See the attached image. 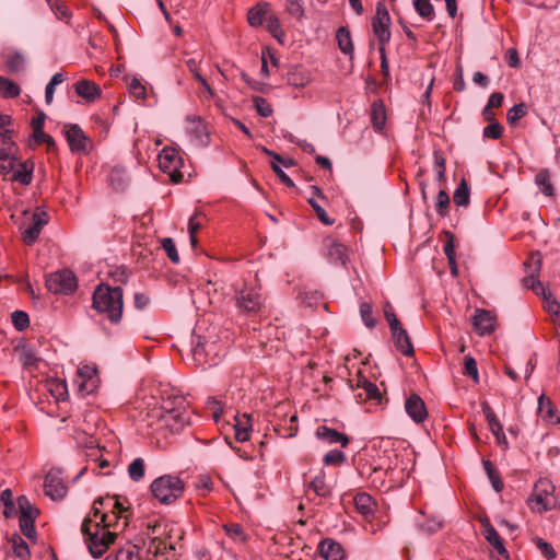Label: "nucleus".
Masks as SVG:
<instances>
[{"label": "nucleus", "instance_id": "obj_1", "mask_svg": "<svg viewBox=\"0 0 560 560\" xmlns=\"http://www.w3.org/2000/svg\"><path fill=\"white\" fill-rule=\"evenodd\" d=\"M526 276L523 278L525 288L533 290L537 295H540L545 302L546 311L557 316L560 325V303L548 292L538 279L541 268V257L539 254H532L524 262Z\"/></svg>", "mask_w": 560, "mask_h": 560}, {"label": "nucleus", "instance_id": "obj_2", "mask_svg": "<svg viewBox=\"0 0 560 560\" xmlns=\"http://www.w3.org/2000/svg\"><path fill=\"white\" fill-rule=\"evenodd\" d=\"M104 518V516H102ZM104 520L97 521L93 517H85L81 532L85 537V542L92 557L100 558L105 553L116 539V533L110 532L108 528L102 526Z\"/></svg>", "mask_w": 560, "mask_h": 560}, {"label": "nucleus", "instance_id": "obj_3", "mask_svg": "<svg viewBox=\"0 0 560 560\" xmlns=\"http://www.w3.org/2000/svg\"><path fill=\"white\" fill-rule=\"evenodd\" d=\"M93 307L98 313L106 314L113 324L121 319L124 302L120 287H109L101 283L93 293Z\"/></svg>", "mask_w": 560, "mask_h": 560}, {"label": "nucleus", "instance_id": "obj_4", "mask_svg": "<svg viewBox=\"0 0 560 560\" xmlns=\"http://www.w3.org/2000/svg\"><path fill=\"white\" fill-rule=\"evenodd\" d=\"M372 30L378 43V51L381 56V70H387L388 63L385 56V45L389 43L390 32V15L382 2H377L375 15L372 18Z\"/></svg>", "mask_w": 560, "mask_h": 560}, {"label": "nucleus", "instance_id": "obj_5", "mask_svg": "<svg viewBox=\"0 0 560 560\" xmlns=\"http://www.w3.org/2000/svg\"><path fill=\"white\" fill-rule=\"evenodd\" d=\"M556 488L547 478H539L528 499V505L534 512L545 513L556 509L560 503L555 494Z\"/></svg>", "mask_w": 560, "mask_h": 560}, {"label": "nucleus", "instance_id": "obj_6", "mask_svg": "<svg viewBox=\"0 0 560 560\" xmlns=\"http://www.w3.org/2000/svg\"><path fill=\"white\" fill-rule=\"evenodd\" d=\"M150 489L162 504H170L183 494L185 486L178 476L163 475L153 480Z\"/></svg>", "mask_w": 560, "mask_h": 560}, {"label": "nucleus", "instance_id": "obj_7", "mask_svg": "<svg viewBox=\"0 0 560 560\" xmlns=\"http://www.w3.org/2000/svg\"><path fill=\"white\" fill-rule=\"evenodd\" d=\"M184 165L178 151L171 147H165L159 154V166L161 171L167 174L171 179L178 183L183 178L180 168Z\"/></svg>", "mask_w": 560, "mask_h": 560}, {"label": "nucleus", "instance_id": "obj_8", "mask_svg": "<svg viewBox=\"0 0 560 560\" xmlns=\"http://www.w3.org/2000/svg\"><path fill=\"white\" fill-rule=\"evenodd\" d=\"M264 298L256 288L245 287L236 293V306L246 313H258L264 306Z\"/></svg>", "mask_w": 560, "mask_h": 560}, {"label": "nucleus", "instance_id": "obj_9", "mask_svg": "<svg viewBox=\"0 0 560 560\" xmlns=\"http://www.w3.org/2000/svg\"><path fill=\"white\" fill-rule=\"evenodd\" d=\"M185 135L195 147H206L209 143V135L200 117L187 116L185 120Z\"/></svg>", "mask_w": 560, "mask_h": 560}, {"label": "nucleus", "instance_id": "obj_10", "mask_svg": "<svg viewBox=\"0 0 560 560\" xmlns=\"http://www.w3.org/2000/svg\"><path fill=\"white\" fill-rule=\"evenodd\" d=\"M47 288L54 293L70 294L77 289L74 273L70 270H62L51 275L47 279Z\"/></svg>", "mask_w": 560, "mask_h": 560}, {"label": "nucleus", "instance_id": "obj_11", "mask_svg": "<svg viewBox=\"0 0 560 560\" xmlns=\"http://www.w3.org/2000/svg\"><path fill=\"white\" fill-rule=\"evenodd\" d=\"M62 471L60 469H50L45 477L44 492L51 500H61L67 494V486L61 478Z\"/></svg>", "mask_w": 560, "mask_h": 560}, {"label": "nucleus", "instance_id": "obj_12", "mask_svg": "<svg viewBox=\"0 0 560 560\" xmlns=\"http://www.w3.org/2000/svg\"><path fill=\"white\" fill-rule=\"evenodd\" d=\"M176 406L172 407L170 402L165 401L162 407L164 410V421L174 420L177 428L188 424L190 422V412L183 406L185 399L183 397L175 398Z\"/></svg>", "mask_w": 560, "mask_h": 560}, {"label": "nucleus", "instance_id": "obj_13", "mask_svg": "<svg viewBox=\"0 0 560 560\" xmlns=\"http://www.w3.org/2000/svg\"><path fill=\"white\" fill-rule=\"evenodd\" d=\"M66 138L72 152L86 153L89 150V138L78 125H70L66 130Z\"/></svg>", "mask_w": 560, "mask_h": 560}, {"label": "nucleus", "instance_id": "obj_14", "mask_svg": "<svg viewBox=\"0 0 560 560\" xmlns=\"http://www.w3.org/2000/svg\"><path fill=\"white\" fill-rule=\"evenodd\" d=\"M48 223V215L46 212L37 210L32 215L31 224L23 232V241L27 245H32L38 238L43 228Z\"/></svg>", "mask_w": 560, "mask_h": 560}, {"label": "nucleus", "instance_id": "obj_15", "mask_svg": "<svg viewBox=\"0 0 560 560\" xmlns=\"http://www.w3.org/2000/svg\"><path fill=\"white\" fill-rule=\"evenodd\" d=\"M472 325L478 335H490L495 327V316L490 311L476 310L472 317Z\"/></svg>", "mask_w": 560, "mask_h": 560}, {"label": "nucleus", "instance_id": "obj_16", "mask_svg": "<svg viewBox=\"0 0 560 560\" xmlns=\"http://www.w3.org/2000/svg\"><path fill=\"white\" fill-rule=\"evenodd\" d=\"M405 410L406 413L416 422L421 423L428 417V411L424 405L423 399L417 395L412 394L405 401Z\"/></svg>", "mask_w": 560, "mask_h": 560}, {"label": "nucleus", "instance_id": "obj_17", "mask_svg": "<svg viewBox=\"0 0 560 560\" xmlns=\"http://www.w3.org/2000/svg\"><path fill=\"white\" fill-rule=\"evenodd\" d=\"M75 92L79 96H81L86 103H93L101 97L102 90L101 88L93 81L90 80H79L74 84Z\"/></svg>", "mask_w": 560, "mask_h": 560}, {"label": "nucleus", "instance_id": "obj_18", "mask_svg": "<svg viewBox=\"0 0 560 560\" xmlns=\"http://www.w3.org/2000/svg\"><path fill=\"white\" fill-rule=\"evenodd\" d=\"M97 370L93 365H81L78 369V377L81 380L79 387L85 393H91L96 387L97 383Z\"/></svg>", "mask_w": 560, "mask_h": 560}, {"label": "nucleus", "instance_id": "obj_19", "mask_svg": "<svg viewBox=\"0 0 560 560\" xmlns=\"http://www.w3.org/2000/svg\"><path fill=\"white\" fill-rule=\"evenodd\" d=\"M390 332L397 350L405 355H412L415 352L413 346L410 341L407 330L404 329L402 325H399L396 328H392Z\"/></svg>", "mask_w": 560, "mask_h": 560}, {"label": "nucleus", "instance_id": "obj_20", "mask_svg": "<svg viewBox=\"0 0 560 560\" xmlns=\"http://www.w3.org/2000/svg\"><path fill=\"white\" fill-rule=\"evenodd\" d=\"M316 436L328 444H340L342 447L349 444V438L346 434L326 425H319L317 428Z\"/></svg>", "mask_w": 560, "mask_h": 560}, {"label": "nucleus", "instance_id": "obj_21", "mask_svg": "<svg viewBox=\"0 0 560 560\" xmlns=\"http://www.w3.org/2000/svg\"><path fill=\"white\" fill-rule=\"evenodd\" d=\"M262 151L267 154L273 158V161L271 162V167L273 172L277 174L279 179L287 186L293 187L294 183L293 180L287 175V173L281 168L279 163L283 164L284 167H289L293 164L291 160L284 161L278 153L270 151L266 148L262 149Z\"/></svg>", "mask_w": 560, "mask_h": 560}, {"label": "nucleus", "instance_id": "obj_22", "mask_svg": "<svg viewBox=\"0 0 560 560\" xmlns=\"http://www.w3.org/2000/svg\"><path fill=\"white\" fill-rule=\"evenodd\" d=\"M235 439L238 442H246L249 440V434L252 431V415L249 413H237L235 416Z\"/></svg>", "mask_w": 560, "mask_h": 560}, {"label": "nucleus", "instance_id": "obj_23", "mask_svg": "<svg viewBox=\"0 0 560 560\" xmlns=\"http://www.w3.org/2000/svg\"><path fill=\"white\" fill-rule=\"evenodd\" d=\"M319 551L325 560H342L345 558L342 546L332 539H324L319 544Z\"/></svg>", "mask_w": 560, "mask_h": 560}, {"label": "nucleus", "instance_id": "obj_24", "mask_svg": "<svg viewBox=\"0 0 560 560\" xmlns=\"http://www.w3.org/2000/svg\"><path fill=\"white\" fill-rule=\"evenodd\" d=\"M538 413L542 420L550 423H560V417L556 413V408L550 398L541 394L538 398Z\"/></svg>", "mask_w": 560, "mask_h": 560}, {"label": "nucleus", "instance_id": "obj_25", "mask_svg": "<svg viewBox=\"0 0 560 560\" xmlns=\"http://www.w3.org/2000/svg\"><path fill=\"white\" fill-rule=\"evenodd\" d=\"M327 256L331 262H346V247L336 240L327 238L325 241Z\"/></svg>", "mask_w": 560, "mask_h": 560}, {"label": "nucleus", "instance_id": "obj_26", "mask_svg": "<svg viewBox=\"0 0 560 560\" xmlns=\"http://www.w3.org/2000/svg\"><path fill=\"white\" fill-rule=\"evenodd\" d=\"M211 345H208L207 342L206 343H201L200 341L195 346V348L192 349V357H194V360L195 362L197 363V365L201 366L202 369H205L206 366H212V365H215L218 364V360L215 357L211 358V359H208V354H209V350L208 348L210 347Z\"/></svg>", "mask_w": 560, "mask_h": 560}, {"label": "nucleus", "instance_id": "obj_27", "mask_svg": "<svg viewBox=\"0 0 560 560\" xmlns=\"http://www.w3.org/2000/svg\"><path fill=\"white\" fill-rule=\"evenodd\" d=\"M483 536L486 540L498 551L503 558H508L509 553L504 547L503 540L499 533L489 523L485 526Z\"/></svg>", "mask_w": 560, "mask_h": 560}, {"label": "nucleus", "instance_id": "obj_28", "mask_svg": "<svg viewBox=\"0 0 560 560\" xmlns=\"http://www.w3.org/2000/svg\"><path fill=\"white\" fill-rule=\"evenodd\" d=\"M371 124L376 131H382L386 124V112L381 100L374 101L371 105Z\"/></svg>", "mask_w": 560, "mask_h": 560}, {"label": "nucleus", "instance_id": "obj_29", "mask_svg": "<svg viewBox=\"0 0 560 560\" xmlns=\"http://www.w3.org/2000/svg\"><path fill=\"white\" fill-rule=\"evenodd\" d=\"M269 4L267 2H260L248 11L247 20L252 26H259L264 20L268 16Z\"/></svg>", "mask_w": 560, "mask_h": 560}, {"label": "nucleus", "instance_id": "obj_30", "mask_svg": "<svg viewBox=\"0 0 560 560\" xmlns=\"http://www.w3.org/2000/svg\"><path fill=\"white\" fill-rule=\"evenodd\" d=\"M21 88L14 81L0 75V97L2 98H15L20 95Z\"/></svg>", "mask_w": 560, "mask_h": 560}, {"label": "nucleus", "instance_id": "obj_31", "mask_svg": "<svg viewBox=\"0 0 560 560\" xmlns=\"http://www.w3.org/2000/svg\"><path fill=\"white\" fill-rule=\"evenodd\" d=\"M103 508H106V498L96 499L93 503L91 512L86 517H93L94 520L101 521L103 520L102 516H104V521L102 522L101 525L105 527H110L113 523L108 521V514L103 512Z\"/></svg>", "mask_w": 560, "mask_h": 560}, {"label": "nucleus", "instance_id": "obj_32", "mask_svg": "<svg viewBox=\"0 0 560 560\" xmlns=\"http://www.w3.org/2000/svg\"><path fill=\"white\" fill-rule=\"evenodd\" d=\"M103 508H106V498L96 499L93 503L91 512L86 517H93L94 520L101 521L103 520L102 516H104V521L102 522L101 525L105 527H110L113 523L108 521V514L103 512Z\"/></svg>", "mask_w": 560, "mask_h": 560}, {"label": "nucleus", "instance_id": "obj_33", "mask_svg": "<svg viewBox=\"0 0 560 560\" xmlns=\"http://www.w3.org/2000/svg\"><path fill=\"white\" fill-rule=\"evenodd\" d=\"M535 183L545 196L551 197L553 195V186L548 170H540L535 176Z\"/></svg>", "mask_w": 560, "mask_h": 560}, {"label": "nucleus", "instance_id": "obj_34", "mask_svg": "<svg viewBox=\"0 0 560 560\" xmlns=\"http://www.w3.org/2000/svg\"><path fill=\"white\" fill-rule=\"evenodd\" d=\"M310 489H312L318 497L326 498L331 493L330 487L325 482V474L323 470L316 475L310 482Z\"/></svg>", "mask_w": 560, "mask_h": 560}, {"label": "nucleus", "instance_id": "obj_35", "mask_svg": "<svg viewBox=\"0 0 560 560\" xmlns=\"http://www.w3.org/2000/svg\"><path fill=\"white\" fill-rule=\"evenodd\" d=\"M470 191L468 184L462 179L453 194V200L458 207H467L469 205Z\"/></svg>", "mask_w": 560, "mask_h": 560}, {"label": "nucleus", "instance_id": "obj_36", "mask_svg": "<svg viewBox=\"0 0 560 560\" xmlns=\"http://www.w3.org/2000/svg\"><path fill=\"white\" fill-rule=\"evenodd\" d=\"M336 38L338 42V46L343 54L348 55V54L352 52L353 44H352L350 31L347 27L340 26L337 30Z\"/></svg>", "mask_w": 560, "mask_h": 560}, {"label": "nucleus", "instance_id": "obj_37", "mask_svg": "<svg viewBox=\"0 0 560 560\" xmlns=\"http://www.w3.org/2000/svg\"><path fill=\"white\" fill-rule=\"evenodd\" d=\"M354 504H355L357 510L362 515H369L374 510V501H373L372 497L365 492L358 493L354 497Z\"/></svg>", "mask_w": 560, "mask_h": 560}, {"label": "nucleus", "instance_id": "obj_38", "mask_svg": "<svg viewBox=\"0 0 560 560\" xmlns=\"http://www.w3.org/2000/svg\"><path fill=\"white\" fill-rule=\"evenodd\" d=\"M105 560H140L137 546H127L119 549L115 555L107 556Z\"/></svg>", "mask_w": 560, "mask_h": 560}, {"label": "nucleus", "instance_id": "obj_39", "mask_svg": "<svg viewBox=\"0 0 560 560\" xmlns=\"http://www.w3.org/2000/svg\"><path fill=\"white\" fill-rule=\"evenodd\" d=\"M413 7L422 19L429 22L434 19V8L430 0H413Z\"/></svg>", "mask_w": 560, "mask_h": 560}, {"label": "nucleus", "instance_id": "obj_40", "mask_svg": "<svg viewBox=\"0 0 560 560\" xmlns=\"http://www.w3.org/2000/svg\"><path fill=\"white\" fill-rule=\"evenodd\" d=\"M66 81V77L63 72H56L55 75L50 79L45 89V102L46 104H50L54 100V93L56 86L63 83Z\"/></svg>", "mask_w": 560, "mask_h": 560}, {"label": "nucleus", "instance_id": "obj_41", "mask_svg": "<svg viewBox=\"0 0 560 560\" xmlns=\"http://www.w3.org/2000/svg\"><path fill=\"white\" fill-rule=\"evenodd\" d=\"M310 72H285V81L294 88H303L310 82Z\"/></svg>", "mask_w": 560, "mask_h": 560}, {"label": "nucleus", "instance_id": "obj_42", "mask_svg": "<svg viewBox=\"0 0 560 560\" xmlns=\"http://www.w3.org/2000/svg\"><path fill=\"white\" fill-rule=\"evenodd\" d=\"M128 475L132 481H140L144 477V460L140 457L133 459L128 466Z\"/></svg>", "mask_w": 560, "mask_h": 560}, {"label": "nucleus", "instance_id": "obj_43", "mask_svg": "<svg viewBox=\"0 0 560 560\" xmlns=\"http://www.w3.org/2000/svg\"><path fill=\"white\" fill-rule=\"evenodd\" d=\"M34 515H24L20 516L19 525L22 534L27 538H33L35 536L34 529Z\"/></svg>", "mask_w": 560, "mask_h": 560}, {"label": "nucleus", "instance_id": "obj_44", "mask_svg": "<svg viewBox=\"0 0 560 560\" xmlns=\"http://www.w3.org/2000/svg\"><path fill=\"white\" fill-rule=\"evenodd\" d=\"M32 167L28 168L27 165L24 163L21 164V167L13 173L12 179L25 186L32 182Z\"/></svg>", "mask_w": 560, "mask_h": 560}, {"label": "nucleus", "instance_id": "obj_45", "mask_svg": "<svg viewBox=\"0 0 560 560\" xmlns=\"http://www.w3.org/2000/svg\"><path fill=\"white\" fill-rule=\"evenodd\" d=\"M450 205V197L445 190H440L435 198V211L439 215L445 217Z\"/></svg>", "mask_w": 560, "mask_h": 560}, {"label": "nucleus", "instance_id": "obj_46", "mask_svg": "<svg viewBox=\"0 0 560 560\" xmlns=\"http://www.w3.org/2000/svg\"><path fill=\"white\" fill-rule=\"evenodd\" d=\"M266 27L279 42L281 40V37L284 36V33L280 26V21L273 14H270L266 18Z\"/></svg>", "mask_w": 560, "mask_h": 560}, {"label": "nucleus", "instance_id": "obj_47", "mask_svg": "<svg viewBox=\"0 0 560 560\" xmlns=\"http://www.w3.org/2000/svg\"><path fill=\"white\" fill-rule=\"evenodd\" d=\"M128 91L137 100H143L145 97L144 85L136 78L131 80L127 79Z\"/></svg>", "mask_w": 560, "mask_h": 560}, {"label": "nucleus", "instance_id": "obj_48", "mask_svg": "<svg viewBox=\"0 0 560 560\" xmlns=\"http://www.w3.org/2000/svg\"><path fill=\"white\" fill-rule=\"evenodd\" d=\"M25 65V57L19 51L11 52L7 56V66L9 70H20Z\"/></svg>", "mask_w": 560, "mask_h": 560}, {"label": "nucleus", "instance_id": "obj_49", "mask_svg": "<svg viewBox=\"0 0 560 560\" xmlns=\"http://www.w3.org/2000/svg\"><path fill=\"white\" fill-rule=\"evenodd\" d=\"M226 535L235 541L244 542L246 535L240 524H230L224 526Z\"/></svg>", "mask_w": 560, "mask_h": 560}, {"label": "nucleus", "instance_id": "obj_50", "mask_svg": "<svg viewBox=\"0 0 560 560\" xmlns=\"http://www.w3.org/2000/svg\"><path fill=\"white\" fill-rule=\"evenodd\" d=\"M360 315L364 325L369 328H374L376 320L373 317V311L371 304L364 302L360 305Z\"/></svg>", "mask_w": 560, "mask_h": 560}, {"label": "nucleus", "instance_id": "obj_51", "mask_svg": "<svg viewBox=\"0 0 560 560\" xmlns=\"http://www.w3.org/2000/svg\"><path fill=\"white\" fill-rule=\"evenodd\" d=\"M162 247L173 264L179 262L178 252H177L176 246L171 237L163 238Z\"/></svg>", "mask_w": 560, "mask_h": 560}, {"label": "nucleus", "instance_id": "obj_52", "mask_svg": "<svg viewBox=\"0 0 560 560\" xmlns=\"http://www.w3.org/2000/svg\"><path fill=\"white\" fill-rule=\"evenodd\" d=\"M13 552L18 558L26 560L30 556L28 545L21 537L14 538Z\"/></svg>", "mask_w": 560, "mask_h": 560}, {"label": "nucleus", "instance_id": "obj_53", "mask_svg": "<svg viewBox=\"0 0 560 560\" xmlns=\"http://www.w3.org/2000/svg\"><path fill=\"white\" fill-rule=\"evenodd\" d=\"M14 327L22 331L30 325L28 315L23 311H14L11 315Z\"/></svg>", "mask_w": 560, "mask_h": 560}, {"label": "nucleus", "instance_id": "obj_54", "mask_svg": "<svg viewBox=\"0 0 560 560\" xmlns=\"http://www.w3.org/2000/svg\"><path fill=\"white\" fill-rule=\"evenodd\" d=\"M346 460V455L340 450H331L325 454L323 462L325 465H340Z\"/></svg>", "mask_w": 560, "mask_h": 560}, {"label": "nucleus", "instance_id": "obj_55", "mask_svg": "<svg viewBox=\"0 0 560 560\" xmlns=\"http://www.w3.org/2000/svg\"><path fill=\"white\" fill-rule=\"evenodd\" d=\"M537 549L540 551V553L547 559V560H551L553 558H556L557 553L553 549V547L545 541L544 539L541 538H536L534 540Z\"/></svg>", "mask_w": 560, "mask_h": 560}, {"label": "nucleus", "instance_id": "obj_56", "mask_svg": "<svg viewBox=\"0 0 560 560\" xmlns=\"http://www.w3.org/2000/svg\"><path fill=\"white\" fill-rule=\"evenodd\" d=\"M308 203L314 209L317 218L326 225H332L334 220L327 214V212L318 205V202L314 198H308Z\"/></svg>", "mask_w": 560, "mask_h": 560}, {"label": "nucleus", "instance_id": "obj_57", "mask_svg": "<svg viewBox=\"0 0 560 560\" xmlns=\"http://www.w3.org/2000/svg\"><path fill=\"white\" fill-rule=\"evenodd\" d=\"M106 509H110L116 520L126 511L122 503L115 497H106Z\"/></svg>", "mask_w": 560, "mask_h": 560}, {"label": "nucleus", "instance_id": "obj_58", "mask_svg": "<svg viewBox=\"0 0 560 560\" xmlns=\"http://www.w3.org/2000/svg\"><path fill=\"white\" fill-rule=\"evenodd\" d=\"M11 122V116L0 114V136L2 137L4 143L11 139V130L9 128Z\"/></svg>", "mask_w": 560, "mask_h": 560}, {"label": "nucleus", "instance_id": "obj_59", "mask_svg": "<svg viewBox=\"0 0 560 560\" xmlns=\"http://www.w3.org/2000/svg\"><path fill=\"white\" fill-rule=\"evenodd\" d=\"M465 374L474 380L475 383L479 382V373L477 362L472 357L465 358Z\"/></svg>", "mask_w": 560, "mask_h": 560}, {"label": "nucleus", "instance_id": "obj_60", "mask_svg": "<svg viewBox=\"0 0 560 560\" xmlns=\"http://www.w3.org/2000/svg\"><path fill=\"white\" fill-rule=\"evenodd\" d=\"M287 11L292 16L296 19H302L304 15L302 0H287Z\"/></svg>", "mask_w": 560, "mask_h": 560}, {"label": "nucleus", "instance_id": "obj_61", "mask_svg": "<svg viewBox=\"0 0 560 560\" xmlns=\"http://www.w3.org/2000/svg\"><path fill=\"white\" fill-rule=\"evenodd\" d=\"M363 393L365 399L381 401L382 395L378 387L372 382H364Z\"/></svg>", "mask_w": 560, "mask_h": 560}, {"label": "nucleus", "instance_id": "obj_62", "mask_svg": "<svg viewBox=\"0 0 560 560\" xmlns=\"http://www.w3.org/2000/svg\"><path fill=\"white\" fill-rule=\"evenodd\" d=\"M526 115V107L524 104L514 105L508 113V121L513 125Z\"/></svg>", "mask_w": 560, "mask_h": 560}, {"label": "nucleus", "instance_id": "obj_63", "mask_svg": "<svg viewBox=\"0 0 560 560\" xmlns=\"http://www.w3.org/2000/svg\"><path fill=\"white\" fill-rule=\"evenodd\" d=\"M254 104L257 113L261 117H269L272 114V108L269 103L262 97H255Z\"/></svg>", "mask_w": 560, "mask_h": 560}, {"label": "nucleus", "instance_id": "obj_64", "mask_svg": "<svg viewBox=\"0 0 560 560\" xmlns=\"http://www.w3.org/2000/svg\"><path fill=\"white\" fill-rule=\"evenodd\" d=\"M502 126L498 121H493L485 127L483 136L490 139H499L502 136Z\"/></svg>", "mask_w": 560, "mask_h": 560}]
</instances>
